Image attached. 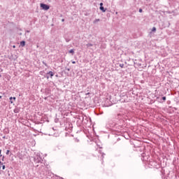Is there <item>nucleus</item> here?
Returning <instances> with one entry per match:
<instances>
[{
    "label": "nucleus",
    "instance_id": "nucleus-4",
    "mask_svg": "<svg viewBox=\"0 0 179 179\" xmlns=\"http://www.w3.org/2000/svg\"><path fill=\"white\" fill-rule=\"evenodd\" d=\"M99 9H100V10H101V12H106V10H107V8H104L103 7V6H100L99 7Z\"/></svg>",
    "mask_w": 179,
    "mask_h": 179
},
{
    "label": "nucleus",
    "instance_id": "nucleus-5",
    "mask_svg": "<svg viewBox=\"0 0 179 179\" xmlns=\"http://www.w3.org/2000/svg\"><path fill=\"white\" fill-rule=\"evenodd\" d=\"M20 45H21V47H24V45H26V41H22L20 42Z\"/></svg>",
    "mask_w": 179,
    "mask_h": 179
},
{
    "label": "nucleus",
    "instance_id": "nucleus-7",
    "mask_svg": "<svg viewBox=\"0 0 179 179\" xmlns=\"http://www.w3.org/2000/svg\"><path fill=\"white\" fill-rule=\"evenodd\" d=\"M19 111H20V109H19V108H15V109H14V113H15V114H17V113H19Z\"/></svg>",
    "mask_w": 179,
    "mask_h": 179
},
{
    "label": "nucleus",
    "instance_id": "nucleus-31",
    "mask_svg": "<svg viewBox=\"0 0 179 179\" xmlns=\"http://www.w3.org/2000/svg\"><path fill=\"white\" fill-rule=\"evenodd\" d=\"M0 170H1V166H0Z\"/></svg>",
    "mask_w": 179,
    "mask_h": 179
},
{
    "label": "nucleus",
    "instance_id": "nucleus-3",
    "mask_svg": "<svg viewBox=\"0 0 179 179\" xmlns=\"http://www.w3.org/2000/svg\"><path fill=\"white\" fill-rule=\"evenodd\" d=\"M48 75H49L50 77L51 78H52V76H54L55 73H54L52 71H49V72L48 73Z\"/></svg>",
    "mask_w": 179,
    "mask_h": 179
},
{
    "label": "nucleus",
    "instance_id": "nucleus-6",
    "mask_svg": "<svg viewBox=\"0 0 179 179\" xmlns=\"http://www.w3.org/2000/svg\"><path fill=\"white\" fill-rule=\"evenodd\" d=\"M69 54H71L73 55V54H75V50L74 49H71L69 51Z\"/></svg>",
    "mask_w": 179,
    "mask_h": 179
},
{
    "label": "nucleus",
    "instance_id": "nucleus-10",
    "mask_svg": "<svg viewBox=\"0 0 179 179\" xmlns=\"http://www.w3.org/2000/svg\"><path fill=\"white\" fill-rule=\"evenodd\" d=\"M152 31L153 32V33H155V31H156V27H152Z\"/></svg>",
    "mask_w": 179,
    "mask_h": 179
},
{
    "label": "nucleus",
    "instance_id": "nucleus-27",
    "mask_svg": "<svg viewBox=\"0 0 179 179\" xmlns=\"http://www.w3.org/2000/svg\"><path fill=\"white\" fill-rule=\"evenodd\" d=\"M3 159H5V157H4V156L2 157V160H3Z\"/></svg>",
    "mask_w": 179,
    "mask_h": 179
},
{
    "label": "nucleus",
    "instance_id": "nucleus-16",
    "mask_svg": "<svg viewBox=\"0 0 179 179\" xmlns=\"http://www.w3.org/2000/svg\"><path fill=\"white\" fill-rule=\"evenodd\" d=\"M46 78H47V79H50V76L48 75V73H47Z\"/></svg>",
    "mask_w": 179,
    "mask_h": 179
},
{
    "label": "nucleus",
    "instance_id": "nucleus-19",
    "mask_svg": "<svg viewBox=\"0 0 179 179\" xmlns=\"http://www.w3.org/2000/svg\"><path fill=\"white\" fill-rule=\"evenodd\" d=\"M1 153H2V150H0V157H2V155H1Z\"/></svg>",
    "mask_w": 179,
    "mask_h": 179
},
{
    "label": "nucleus",
    "instance_id": "nucleus-24",
    "mask_svg": "<svg viewBox=\"0 0 179 179\" xmlns=\"http://www.w3.org/2000/svg\"><path fill=\"white\" fill-rule=\"evenodd\" d=\"M13 48H16V45H13Z\"/></svg>",
    "mask_w": 179,
    "mask_h": 179
},
{
    "label": "nucleus",
    "instance_id": "nucleus-11",
    "mask_svg": "<svg viewBox=\"0 0 179 179\" xmlns=\"http://www.w3.org/2000/svg\"><path fill=\"white\" fill-rule=\"evenodd\" d=\"M69 41H71V39H70V38H66V43H69Z\"/></svg>",
    "mask_w": 179,
    "mask_h": 179
},
{
    "label": "nucleus",
    "instance_id": "nucleus-1",
    "mask_svg": "<svg viewBox=\"0 0 179 179\" xmlns=\"http://www.w3.org/2000/svg\"><path fill=\"white\" fill-rule=\"evenodd\" d=\"M40 6H41V9H43V10H48V9H50V6H48L44 3H41Z\"/></svg>",
    "mask_w": 179,
    "mask_h": 179
},
{
    "label": "nucleus",
    "instance_id": "nucleus-25",
    "mask_svg": "<svg viewBox=\"0 0 179 179\" xmlns=\"http://www.w3.org/2000/svg\"><path fill=\"white\" fill-rule=\"evenodd\" d=\"M104 155H106V154H104V153L102 154V157H104Z\"/></svg>",
    "mask_w": 179,
    "mask_h": 179
},
{
    "label": "nucleus",
    "instance_id": "nucleus-13",
    "mask_svg": "<svg viewBox=\"0 0 179 179\" xmlns=\"http://www.w3.org/2000/svg\"><path fill=\"white\" fill-rule=\"evenodd\" d=\"M162 99L164 101H166V96H163V97L162 98Z\"/></svg>",
    "mask_w": 179,
    "mask_h": 179
},
{
    "label": "nucleus",
    "instance_id": "nucleus-17",
    "mask_svg": "<svg viewBox=\"0 0 179 179\" xmlns=\"http://www.w3.org/2000/svg\"><path fill=\"white\" fill-rule=\"evenodd\" d=\"M43 65H45V66H48L47 65V63H45V62H43Z\"/></svg>",
    "mask_w": 179,
    "mask_h": 179
},
{
    "label": "nucleus",
    "instance_id": "nucleus-2",
    "mask_svg": "<svg viewBox=\"0 0 179 179\" xmlns=\"http://www.w3.org/2000/svg\"><path fill=\"white\" fill-rule=\"evenodd\" d=\"M9 99H10V103H11V104H13V103H15V101H16V97H12V96H10V98H9Z\"/></svg>",
    "mask_w": 179,
    "mask_h": 179
},
{
    "label": "nucleus",
    "instance_id": "nucleus-29",
    "mask_svg": "<svg viewBox=\"0 0 179 179\" xmlns=\"http://www.w3.org/2000/svg\"><path fill=\"white\" fill-rule=\"evenodd\" d=\"M0 78H2V76L0 74Z\"/></svg>",
    "mask_w": 179,
    "mask_h": 179
},
{
    "label": "nucleus",
    "instance_id": "nucleus-26",
    "mask_svg": "<svg viewBox=\"0 0 179 179\" xmlns=\"http://www.w3.org/2000/svg\"><path fill=\"white\" fill-rule=\"evenodd\" d=\"M67 71L69 72V71H71V69H67Z\"/></svg>",
    "mask_w": 179,
    "mask_h": 179
},
{
    "label": "nucleus",
    "instance_id": "nucleus-9",
    "mask_svg": "<svg viewBox=\"0 0 179 179\" xmlns=\"http://www.w3.org/2000/svg\"><path fill=\"white\" fill-rule=\"evenodd\" d=\"M86 46L87 47V48H89V47H93V44H92V43H87V44L86 45Z\"/></svg>",
    "mask_w": 179,
    "mask_h": 179
},
{
    "label": "nucleus",
    "instance_id": "nucleus-32",
    "mask_svg": "<svg viewBox=\"0 0 179 179\" xmlns=\"http://www.w3.org/2000/svg\"><path fill=\"white\" fill-rule=\"evenodd\" d=\"M48 1H50V0H48Z\"/></svg>",
    "mask_w": 179,
    "mask_h": 179
},
{
    "label": "nucleus",
    "instance_id": "nucleus-8",
    "mask_svg": "<svg viewBox=\"0 0 179 179\" xmlns=\"http://www.w3.org/2000/svg\"><path fill=\"white\" fill-rule=\"evenodd\" d=\"M98 22H100V19H95L93 23L96 24V23H98Z\"/></svg>",
    "mask_w": 179,
    "mask_h": 179
},
{
    "label": "nucleus",
    "instance_id": "nucleus-15",
    "mask_svg": "<svg viewBox=\"0 0 179 179\" xmlns=\"http://www.w3.org/2000/svg\"><path fill=\"white\" fill-rule=\"evenodd\" d=\"M10 150H8L7 151H6V155H9V153H10Z\"/></svg>",
    "mask_w": 179,
    "mask_h": 179
},
{
    "label": "nucleus",
    "instance_id": "nucleus-23",
    "mask_svg": "<svg viewBox=\"0 0 179 179\" xmlns=\"http://www.w3.org/2000/svg\"><path fill=\"white\" fill-rule=\"evenodd\" d=\"M6 136H3V139H6Z\"/></svg>",
    "mask_w": 179,
    "mask_h": 179
},
{
    "label": "nucleus",
    "instance_id": "nucleus-12",
    "mask_svg": "<svg viewBox=\"0 0 179 179\" xmlns=\"http://www.w3.org/2000/svg\"><path fill=\"white\" fill-rule=\"evenodd\" d=\"M138 12H139L140 13H142V12H143V10H142V8H139Z\"/></svg>",
    "mask_w": 179,
    "mask_h": 179
},
{
    "label": "nucleus",
    "instance_id": "nucleus-30",
    "mask_svg": "<svg viewBox=\"0 0 179 179\" xmlns=\"http://www.w3.org/2000/svg\"><path fill=\"white\" fill-rule=\"evenodd\" d=\"M0 99H2V96H0Z\"/></svg>",
    "mask_w": 179,
    "mask_h": 179
},
{
    "label": "nucleus",
    "instance_id": "nucleus-22",
    "mask_svg": "<svg viewBox=\"0 0 179 179\" xmlns=\"http://www.w3.org/2000/svg\"><path fill=\"white\" fill-rule=\"evenodd\" d=\"M72 64H76V62L73 61L72 62Z\"/></svg>",
    "mask_w": 179,
    "mask_h": 179
},
{
    "label": "nucleus",
    "instance_id": "nucleus-28",
    "mask_svg": "<svg viewBox=\"0 0 179 179\" xmlns=\"http://www.w3.org/2000/svg\"><path fill=\"white\" fill-rule=\"evenodd\" d=\"M0 164H2V162H1V161H0Z\"/></svg>",
    "mask_w": 179,
    "mask_h": 179
},
{
    "label": "nucleus",
    "instance_id": "nucleus-18",
    "mask_svg": "<svg viewBox=\"0 0 179 179\" xmlns=\"http://www.w3.org/2000/svg\"><path fill=\"white\" fill-rule=\"evenodd\" d=\"M6 168V167L5 166V165H3V166H2V169H3V170H5Z\"/></svg>",
    "mask_w": 179,
    "mask_h": 179
},
{
    "label": "nucleus",
    "instance_id": "nucleus-20",
    "mask_svg": "<svg viewBox=\"0 0 179 179\" xmlns=\"http://www.w3.org/2000/svg\"><path fill=\"white\" fill-rule=\"evenodd\" d=\"M100 6H103V3H100Z\"/></svg>",
    "mask_w": 179,
    "mask_h": 179
},
{
    "label": "nucleus",
    "instance_id": "nucleus-14",
    "mask_svg": "<svg viewBox=\"0 0 179 179\" xmlns=\"http://www.w3.org/2000/svg\"><path fill=\"white\" fill-rule=\"evenodd\" d=\"M120 68H124V64H120Z\"/></svg>",
    "mask_w": 179,
    "mask_h": 179
},
{
    "label": "nucleus",
    "instance_id": "nucleus-21",
    "mask_svg": "<svg viewBox=\"0 0 179 179\" xmlns=\"http://www.w3.org/2000/svg\"><path fill=\"white\" fill-rule=\"evenodd\" d=\"M62 22H65V19H62Z\"/></svg>",
    "mask_w": 179,
    "mask_h": 179
}]
</instances>
